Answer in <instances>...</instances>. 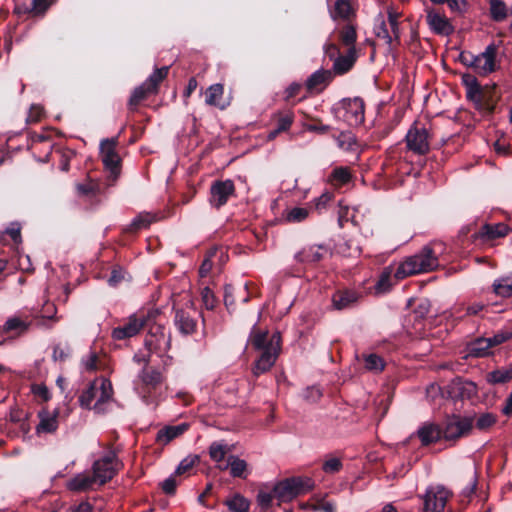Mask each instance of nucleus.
<instances>
[{
	"label": "nucleus",
	"mask_w": 512,
	"mask_h": 512,
	"mask_svg": "<svg viewBox=\"0 0 512 512\" xmlns=\"http://www.w3.org/2000/svg\"><path fill=\"white\" fill-rule=\"evenodd\" d=\"M328 254V249L322 245H311L304 247L295 255V259L301 263H315Z\"/></svg>",
	"instance_id": "aec40b11"
},
{
	"label": "nucleus",
	"mask_w": 512,
	"mask_h": 512,
	"mask_svg": "<svg viewBox=\"0 0 512 512\" xmlns=\"http://www.w3.org/2000/svg\"><path fill=\"white\" fill-rule=\"evenodd\" d=\"M224 87L220 83L209 86L205 93V103L209 106H215L224 109L227 103L223 101Z\"/></svg>",
	"instance_id": "393cba45"
},
{
	"label": "nucleus",
	"mask_w": 512,
	"mask_h": 512,
	"mask_svg": "<svg viewBox=\"0 0 512 512\" xmlns=\"http://www.w3.org/2000/svg\"><path fill=\"white\" fill-rule=\"evenodd\" d=\"M201 298L206 309L212 310L216 306V298L210 288L205 287L201 291Z\"/></svg>",
	"instance_id": "864d4df0"
},
{
	"label": "nucleus",
	"mask_w": 512,
	"mask_h": 512,
	"mask_svg": "<svg viewBox=\"0 0 512 512\" xmlns=\"http://www.w3.org/2000/svg\"><path fill=\"white\" fill-rule=\"evenodd\" d=\"M495 422L496 418L493 414L485 413L477 418L475 426L480 430H485L491 427Z\"/></svg>",
	"instance_id": "5fc2aeb1"
},
{
	"label": "nucleus",
	"mask_w": 512,
	"mask_h": 512,
	"mask_svg": "<svg viewBox=\"0 0 512 512\" xmlns=\"http://www.w3.org/2000/svg\"><path fill=\"white\" fill-rule=\"evenodd\" d=\"M39 423L37 424L35 431L38 435L42 434H51L56 432L58 429V417L59 410H48L47 408H42L38 414Z\"/></svg>",
	"instance_id": "2eb2a0df"
},
{
	"label": "nucleus",
	"mask_w": 512,
	"mask_h": 512,
	"mask_svg": "<svg viewBox=\"0 0 512 512\" xmlns=\"http://www.w3.org/2000/svg\"><path fill=\"white\" fill-rule=\"evenodd\" d=\"M341 468H342V463H341L340 459L336 458V457L328 458L323 464V470L326 473H330V474L340 471Z\"/></svg>",
	"instance_id": "13d9d810"
},
{
	"label": "nucleus",
	"mask_w": 512,
	"mask_h": 512,
	"mask_svg": "<svg viewBox=\"0 0 512 512\" xmlns=\"http://www.w3.org/2000/svg\"><path fill=\"white\" fill-rule=\"evenodd\" d=\"M330 180L335 185H344L350 182L351 173L346 167H338L333 170Z\"/></svg>",
	"instance_id": "79ce46f5"
},
{
	"label": "nucleus",
	"mask_w": 512,
	"mask_h": 512,
	"mask_svg": "<svg viewBox=\"0 0 512 512\" xmlns=\"http://www.w3.org/2000/svg\"><path fill=\"white\" fill-rule=\"evenodd\" d=\"M510 228L504 223H497L494 225L485 224L480 231L476 234V238L483 240H493L506 236Z\"/></svg>",
	"instance_id": "4be33fe9"
},
{
	"label": "nucleus",
	"mask_w": 512,
	"mask_h": 512,
	"mask_svg": "<svg viewBox=\"0 0 512 512\" xmlns=\"http://www.w3.org/2000/svg\"><path fill=\"white\" fill-rule=\"evenodd\" d=\"M174 322L182 334L188 335L195 331V320L183 310L176 311Z\"/></svg>",
	"instance_id": "bb28decb"
},
{
	"label": "nucleus",
	"mask_w": 512,
	"mask_h": 512,
	"mask_svg": "<svg viewBox=\"0 0 512 512\" xmlns=\"http://www.w3.org/2000/svg\"><path fill=\"white\" fill-rule=\"evenodd\" d=\"M329 12L333 20H350L351 16L354 15V9L349 0H335Z\"/></svg>",
	"instance_id": "a878e982"
},
{
	"label": "nucleus",
	"mask_w": 512,
	"mask_h": 512,
	"mask_svg": "<svg viewBox=\"0 0 512 512\" xmlns=\"http://www.w3.org/2000/svg\"><path fill=\"white\" fill-rule=\"evenodd\" d=\"M437 244L433 246H425L419 253L407 257L397 267L394 278L402 280L406 277L432 271L438 266V259L436 254Z\"/></svg>",
	"instance_id": "f03ea898"
},
{
	"label": "nucleus",
	"mask_w": 512,
	"mask_h": 512,
	"mask_svg": "<svg viewBox=\"0 0 512 512\" xmlns=\"http://www.w3.org/2000/svg\"><path fill=\"white\" fill-rule=\"evenodd\" d=\"M293 122V115L291 113H287L282 115L277 123V129L280 132L286 131L290 128Z\"/></svg>",
	"instance_id": "680f3d73"
},
{
	"label": "nucleus",
	"mask_w": 512,
	"mask_h": 512,
	"mask_svg": "<svg viewBox=\"0 0 512 512\" xmlns=\"http://www.w3.org/2000/svg\"><path fill=\"white\" fill-rule=\"evenodd\" d=\"M498 49V44L493 42L478 55L462 53L460 57L462 62L470 67L475 73L480 76H487L499 68L497 61Z\"/></svg>",
	"instance_id": "7ed1b4c3"
},
{
	"label": "nucleus",
	"mask_w": 512,
	"mask_h": 512,
	"mask_svg": "<svg viewBox=\"0 0 512 512\" xmlns=\"http://www.w3.org/2000/svg\"><path fill=\"white\" fill-rule=\"evenodd\" d=\"M512 380V364L486 374V381L492 385L504 384Z\"/></svg>",
	"instance_id": "7c9ffc66"
},
{
	"label": "nucleus",
	"mask_w": 512,
	"mask_h": 512,
	"mask_svg": "<svg viewBox=\"0 0 512 512\" xmlns=\"http://www.w3.org/2000/svg\"><path fill=\"white\" fill-rule=\"evenodd\" d=\"M310 209L307 207H289L282 213V220L286 223H300L308 218Z\"/></svg>",
	"instance_id": "c756f323"
},
{
	"label": "nucleus",
	"mask_w": 512,
	"mask_h": 512,
	"mask_svg": "<svg viewBox=\"0 0 512 512\" xmlns=\"http://www.w3.org/2000/svg\"><path fill=\"white\" fill-rule=\"evenodd\" d=\"M356 58L357 53L355 47L348 48V51L345 55H339L337 58H335L333 63V71L340 75L348 72L355 63Z\"/></svg>",
	"instance_id": "5701e85b"
},
{
	"label": "nucleus",
	"mask_w": 512,
	"mask_h": 512,
	"mask_svg": "<svg viewBox=\"0 0 512 512\" xmlns=\"http://www.w3.org/2000/svg\"><path fill=\"white\" fill-rule=\"evenodd\" d=\"M98 189V185L92 181H88L84 184H77V190L80 194L89 195L94 193Z\"/></svg>",
	"instance_id": "0e129e2a"
},
{
	"label": "nucleus",
	"mask_w": 512,
	"mask_h": 512,
	"mask_svg": "<svg viewBox=\"0 0 512 512\" xmlns=\"http://www.w3.org/2000/svg\"><path fill=\"white\" fill-rule=\"evenodd\" d=\"M8 235L11 237L15 244H19L21 242V226L18 222L10 223V225L0 233V241H5V236Z\"/></svg>",
	"instance_id": "37998d69"
},
{
	"label": "nucleus",
	"mask_w": 512,
	"mask_h": 512,
	"mask_svg": "<svg viewBox=\"0 0 512 512\" xmlns=\"http://www.w3.org/2000/svg\"><path fill=\"white\" fill-rule=\"evenodd\" d=\"M145 317L136 314L131 315L122 326L113 329L112 337L115 340H124L137 335L145 325Z\"/></svg>",
	"instance_id": "4468645a"
},
{
	"label": "nucleus",
	"mask_w": 512,
	"mask_h": 512,
	"mask_svg": "<svg viewBox=\"0 0 512 512\" xmlns=\"http://www.w3.org/2000/svg\"><path fill=\"white\" fill-rule=\"evenodd\" d=\"M337 145L342 150H352L356 144L355 137L351 132H342L337 138Z\"/></svg>",
	"instance_id": "de8ad7c7"
},
{
	"label": "nucleus",
	"mask_w": 512,
	"mask_h": 512,
	"mask_svg": "<svg viewBox=\"0 0 512 512\" xmlns=\"http://www.w3.org/2000/svg\"><path fill=\"white\" fill-rule=\"evenodd\" d=\"M225 504L232 512H248L250 507L249 500L240 494H234L225 501Z\"/></svg>",
	"instance_id": "58836bf2"
},
{
	"label": "nucleus",
	"mask_w": 512,
	"mask_h": 512,
	"mask_svg": "<svg viewBox=\"0 0 512 512\" xmlns=\"http://www.w3.org/2000/svg\"><path fill=\"white\" fill-rule=\"evenodd\" d=\"M512 338V332L510 331H502L497 334H495L493 337H489L488 340H490V344L492 347L500 345L507 340Z\"/></svg>",
	"instance_id": "052dcab7"
},
{
	"label": "nucleus",
	"mask_w": 512,
	"mask_h": 512,
	"mask_svg": "<svg viewBox=\"0 0 512 512\" xmlns=\"http://www.w3.org/2000/svg\"><path fill=\"white\" fill-rule=\"evenodd\" d=\"M450 492L441 485L429 486L423 495L424 512H444Z\"/></svg>",
	"instance_id": "9d476101"
},
{
	"label": "nucleus",
	"mask_w": 512,
	"mask_h": 512,
	"mask_svg": "<svg viewBox=\"0 0 512 512\" xmlns=\"http://www.w3.org/2000/svg\"><path fill=\"white\" fill-rule=\"evenodd\" d=\"M492 288L497 296L512 297V274L494 280Z\"/></svg>",
	"instance_id": "473e14b6"
},
{
	"label": "nucleus",
	"mask_w": 512,
	"mask_h": 512,
	"mask_svg": "<svg viewBox=\"0 0 512 512\" xmlns=\"http://www.w3.org/2000/svg\"><path fill=\"white\" fill-rule=\"evenodd\" d=\"M120 467L121 464L114 452H109L102 458L96 460L93 464V475L98 485H103L111 480Z\"/></svg>",
	"instance_id": "6e6552de"
},
{
	"label": "nucleus",
	"mask_w": 512,
	"mask_h": 512,
	"mask_svg": "<svg viewBox=\"0 0 512 512\" xmlns=\"http://www.w3.org/2000/svg\"><path fill=\"white\" fill-rule=\"evenodd\" d=\"M473 425V417L453 415L446 420L443 436L446 440H456L467 436L471 432Z\"/></svg>",
	"instance_id": "1a4fd4ad"
},
{
	"label": "nucleus",
	"mask_w": 512,
	"mask_h": 512,
	"mask_svg": "<svg viewBox=\"0 0 512 512\" xmlns=\"http://www.w3.org/2000/svg\"><path fill=\"white\" fill-rule=\"evenodd\" d=\"M234 183L231 180L217 181L211 186V203L220 207L224 205L234 193Z\"/></svg>",
	"instance_id": "dca6fc26"
},
{
	"label": "nucleus",
	"mask_w": 512,
	"mask_h": 512,
	"mask_svg": "<svg viewBox=\"0 0 512 512\" xmlns=\"http://www.w3.org/2000/svg\"><path fill=\"white\" fill-rule=\"evenodd\" d=\"M164 380L161 371L154 368H144L139 374V382L135 385L138 395L148 402L152 389H156Z\"/></svg>",
	"instance_id": "9b49d317"
},
{
	"label": "nucleus",
	"mask_w": 512,
	"mask_h": 512,
	"mask_svg": "<svg viewBox=\"0 0 512 512\" xmlns=\"http://www.w3.org/2000/svg\"><path fill=\"white\" fill-rule=\"evenodd\" d=\"M176 487L177 483L173 476H170L169 478L165 479L161 484V488L166 494H174Z\"/></svg>",
	"instance_id": "69168bd1"
},
{
	"label": "nucleus",
	"mask_w": 512,
	"mask_h": 512,
	"mask_svg": "<svg viewBox=\"0 0 512 512\" xmlns=\"http://www.w3.org/2000/svg\"><path fill=\"white\" fill-rule=\"evenodd\" d=\"M157 220L156 215L149 212L139 213L131 222L129 231L134 232L147 228L151 223Z\"/></svg>",
	"instance_id": "4c0bfd02"
},
{
	"label": "nucleus",
	"mask_w": 512,
	"mask_h": 512,
	"mask_svg": "<svg viewBox=\"0 0 512 512\" xmlns=\"http://www.w3.org/2000/svg\"><path fill=\"white\" fill-rule=\"evenodd\" d=\"M32 393L43 402H47L51 398L49 389L44 384H34L31 387Z\"/></svg>",
	"instance_id": "6e6d98bb"
},
{
	"label": "nucleus",
	"mask_w": 512,
	"mask_h": 512,
	"mask_svg": "<svg viewBox=\"0 0 512 512\" xmlns=\"http://www.w3.org/2000/svg\"><path fill=\"white\" fill-rule=\"evenodd\" d=\"M198 458L196 456L194 457H186L184 458L178 467L176 468L175 473L178 475H181L187 471H189L197 462Z\"/></svg>",
	"instance_id": "bf43d9fd"
},
{
	"label": "nucleus",
	"mask_w": 512,
	"mask_h": 512,
	"mask_svg": "<svg viewBox=\"0 0 512 512\" xmlns=\"http://www.w3.org/2000/svg\"><path fill=\"white\" fill-rule=\"evenodd\" d=\"M43 114V108L39 105H32L27 120L29 122H37L40 120L41 116Z\"/></svg>",
	"instance_id": "774afa93"
},
{
	"label": "nucleus",
	"mask_w": 512,
	"mask_h": 512,
	"mask_svg": "<svg viewBox=\"0 0 512 512\" xmlns=\"http://www.w3.org/2000/svg\"><path fill=\"white\" fill-rule=\"evenodd\" d=\"M407 148L418 155H425L430 149V134L428 129L415 123L408 130L406 137Z\"/></svg>",
	"instance_id": "0eeeda50"
},
{
	"label": "nucleus",
	"mask_w": 512,
	"mask_h": 512,
	"mask_svg": "<svg viewBox=\"0 0 512 512\" xmlns=\"http://www.w3.org/2000/svg\"><path fill=\"white\" fill-rule=\"evenodd\" d=\"M332 194L329 192L322 193L318 198L314 199L313 207L318 212H322L326 209L328 203L332 200Z\"/></svg>",
	"instance_id": "4d7b16f0"
},
{
	"label": "nucleus",
	"mask_w": 512,
	"mask_h": 512,
	"mask_svg": "<svg viewBox=\"0 0 512 512\" xmlns=\"http://www.w3.org/2000/svg\"><path fill=\"white\" fill-rule=\"evenodd\" d=\"M426 21L430 29L436 34L448 36L454 31L449 19L434 10H427Z\"/></svg>",
	"instance_id": "f3484780"
},
{
	"label": "nucleus",
	"mask_w": 512,
	"mask_h": 512,
	"mask_svg": "<svg viewBox=\"0 0 512 512\" xmlns=\"http://www.w3.org/2000/svg\"><path fill=\"white\" fill-rule=\"evenodd\" d=\"M125 278V272L121 269H114L111 272V275L108 279V283L110 286H116L118 285L122 280Z\"/></svg>",
	"instance_id": "e2e57ef3"
},
{
	"label": "nucleus",
	"mask_w": 512,
	"mask_h": 512,
	"mask_svg": "<svg viewBox=\"0 0 512 512\" xmlns=\"http://www.w3.org/2000/svg\"><path fill=\"white\" fill-rule=\"evenodd\" d=\"M312 487L313 481L310 478H290L277 483L273 492L281 503L292 500L297 495L311 490Z\"/></svg>",
	"instance_id": "39448f33"
},
{
	"label": "nucleus",
	"mask_w": 512,
	"mask_h": 512,
	"mask_svg": "<svg viewBox=\"0 0 512 512\" xmlns=\"http://www.w3.org/2000/svg\"><path fill=\"white\" fill-rule=\"evenodd\" d=\"M229 451L228 445L223 442H213L209 447L210 458L217 463V466L227 463L224 459Z\"/></svg>",
	"instance_id": "c9c22d12"
},
{
	"label": "nucleus",
	"mask_w": 512,
	"mask_h": 512,
	"mask_svg": "<svg viewBox=\"0 0 512 512\" xmlns=\"http://www.w3.org/2000/svg\"><path fill=\"white\" fill-rule=\"evenodd\" d=\"M188 424L182 423L175 426H166L158 431L156 441L160 444L166 445L173 439L179 437L188 429Z\"/></svg>",
	"instance_id": "b1692460"
},
{
	"label": "nucleus",
	"mask_w": 512,
	"mask_h": 512,
	"mask_svg": "<svg viewBox=\"0 0 512 512\" xmlns=\"http://www.w3.org/2000/svg\"><path fill=\"white\" fill-rule=\"evenodd\" d=\"M375 34L378 38H381L385 41L386 44L389 46L393 45V38L392 35L389 32L387 23L385 22L383 16H379L376 19V23L374 26Z\"/></svg>",
	"instance_id": "ea45409f"
},
{
	"label": "nucleus",
	"mask_w": 512,
	"mask_h": 512,
	"mask_svg": "<svg viewBox=\"0 0 512 512\" xmlns=\"http://www.w3.org/2000/svg\"><path fill=\"white\" fill-rule=\"evenodd\" d=\"M151 94H154V92L149 91L148 87L143 83L142 85L134 89L130 98V105H137L140 101H142L148 95Z\"/></svg>",
	"instance_id": "3c124183"
},
{
	"label": "nucleus",
	"mask_w": 512,
	"mask_h": 512,
	"mask_svg": "<svg viewBox=\"0 0 512 512\" xmlns=\"http://www.w3.org/2000/svg\"><path fill=\"white\" fill-rule=\"evenodd\" d=\"M491 348L492 346L488 338H478L469 344L468 353L474 357H485L490 354Z\"/></svg>",
	"instance_id": "f704fd0d"
},
{
	"label": "nucleus",
	"mask_w": 512,
	"mask_h": 512,
	"mask_svg": "<svg viewBox=\"0 0 512 512\" xmlns=\"http://www.w3.org/2000/svg\"><path fill=\"white\" fill-rule=\"evenodd\" d=\"M453 389L457 391L460 397H469L476 392V386L472 382L457 381L453 384Z\"/></svg>",
	"instance_id": "09e8293b"
},
{
	"label": "nucleus",
	"mask_w": 512,
	"mask_h": 512,
	"mask_svg": "<svg viewBox=\"0 0 512 512\" xmlns=\"http://www.w3.org/2000/svg\"><path fill=\"white\" fill-rule=\"evenodd\" d=\"M395 271L392 266H388L383 270L375 284V292L377 294H384L390 291L391 287L394 285L392 275L394 276Z\"/></svg>",
	"instance_id": "2f4dec72"
},
{
	"label": "nucleus",
	"mask_w": 512,
	"mask_h": 512,
	"mask_svg": "<svg viewBox=\"0 0 512 512\" xmlns=\"http://www.w3.org/2000/svg\"><path fill=\"white\" fill-rule=\"evenodd\" d=\"M489 13L493 21L503 22L508 17L509 9L502 0H490Z\"/></svg>",
	"instance_id": "72a5a7b5"
},
{
	"label": "nucleus",
	"mask_w": 512,
	"mask_h": 512,
	"mask_svg": "<svg viewBox=\"0 0 512 512\" xmlns=\"http://www.w3.org/2000/svg\"><path fill=\"white\" fill-rule=\"evenodd\" d=\"M117 139H104L100 144L102 162L111 174L117 175L119 171L120 157L116 152Z\"/></svg>",
	"instance_id": "ddd939ff"
},
{
	"label": "nucleus",
	"mask_w": 512,
	"mask_h": 512,
	"mask_svg": "<svg viewBox=\"0 0 512 512\" xmlns=\"http://www.w3.org/2000/svg\"><path fill=\"white\" fill-rule=\"evenodd\" d=\"M331 80V72L326 70H318L314 72L307 80L308 89H316L319 85L325 84Z\"/></svg>",
	"instance_id": "a19ab883"
},
{
	"label": "nucleus",
	"mask_w": 512,
	"mask_h": 512,
	"mask_svg": "<svg viewBox=\"0 0 512 512\" xmlns=\"http://www.w3.org/2000/svg\"><path fill=\"white\" fill-rule=\"evenodd\" d=\"M113 388L110 380L100 378L93 381L90 386L79 397L80 405L84 408H91L95 400L93 409L97 412L103 410L102 405L111 399Z\"/></svg>",
	"instance_id": "20e7f679"
},
{
	"label": "nucleus",
	"mask_w": 512,
	"mask_h": 512,
	"mask_svg": "<svg viewBox=\"0 0 512 512\" xmlns=\"http://www.w3.org/2000/svg\"><path fill=\"white\" fill-rule=\"evenodd\" d=\"M171 346V336L166 329L158 324L150 327L145 338V347L149 353H156L164 357Z\"/></svg>",
	"instance_id": "423d86ee"
},
{
	"label": "nucleus",
	"mask_w": 512,
	"mask_h": 512,
	"mask_svg": "<svg viewBox=\"0 0 512 512\" xmlns=\"http://www.w3.org/2000/svg\"><path fill=\"white\" fill-rule=\"evenodd\" d=\"M50 0H33L32 1V11L36 14H40L46 11V9L50 6Z\"/></svg>",
	"instance_id": "338daca9"
},
{
	"label": "nucleus",
	"mask_w": 512,
	"mask_h": 512,
	"mask_svg": "<svg viewBox=\"0 0 512 512\" xmlns=\"http://www.w3.org/2000/svg\"><path fill=\"white\" fill-rule=\"evenodd\" d=\"M417 434L423 445H429L440 438L441 431L438 426L426 423L418 429Z\"/></svg>",
	"instance_id": "c85d7f7f"
},
{
	"label": "nucleus",
	"mask_w": 512,
	"mask_h": 512,
	"mask_svg": "<svg viewBox=\"0 0 512 512\" xmlns=\"http://www.w3.org/2000/svg\"><path fill=\"white\" fill-rule=\"evenodd\" d=\"M398 18H399V14L398 13L394 12L393 10H389L388 11V23H387V25H389V27H390L389 32L392 35L393 42L394 41L398 42L399 37H400Z\"/></svg>",
	"instance_id": "8fccbe9b"
},
{
	"label": "nucleus",
	"mask_w": 512,
	"mask_h": 512,
	"mask_svg": "<svg viewBox=\"0 0 512 512\" xmlns=\"http://www.w3.org/2000/svg\"><path fill=\"white\" fill-rule=\"evenodd\" d=\"M342 107L345 111L344 120L348 125L358 126L364 122L365 105L361 98L344 99L342 101Z\"/></svg>",
	"instance_id": "f8f14e48"
},
{
	"label": "nucleus",
	"mask_w": 512,
	"mask_h": 512,
	"mask_svg": "<svg viewBox=\"0 0 512 512\" xmlns=\"http://www.w3.org/2000/svg\"><path fill=\"white\" fill-rule=\"evenodd\" d=\"M359 294L353 290H339L332 296V305L336 310H343L352 307L357 303Z\"/></svg>",
	"instance_id": "412c9836"
},
{
	"label": "nucleus",
	"mask_w": 512,
	"mask_h": 512,
	"mask_svg": "<svg viewBox=\"0 0 512 512\" xmlns=\"http://www.w3.org/2000/svg\"><path fill=\"white\" fill-rule=\"evenodd\" d=\"M98 485L95 476L88 472H83L72 477L66 484L68 490L73 492H85Z\"/></svg>",
	"instance_id": "6ab92c4d"
},
{
	"label": "nucleus",
	"mask_w": 512,
	"mask_h": 512,
	"mask_svg": "<svg viewBox=\"0 0 512 512\" xmlns=\"http://www.w3.org/2000/svg\"><path fill=\"white\" fill-rule=\"evenodd\" d=\"M32 319L29 317H21L19 315H13L9 317L2 327L3 333H10L14 336H21L25 334L32 325Z\"/></svg>",
	"instance_id": "a211bd4d"
},
{
	"label": "nucleus",
	"mask_w": 512,
	"mask_h": 512,
	"mask_svg": "<svg viewBox=\"0 0 512 512\" xmlns=\"http://www.w3.org/2000/svg\"><path fill=\"white\" fill-rule=\"evenodd\" d=\"M357 34L356 30L352 25H346L340 32V40L342 44L350 47H354Z\"/></svg>",
	"instance_id": "49530a36"
},
{
	"label": "nucleus",
	"mask_w": 512,
	"mask_h": 512,
	"mask_svg": "<svg viewBox=\"0 0 512 512\" xmlns=\"http://www.w3.org/2000/svg\"><path fill=\"white\" fill-rule=\"evenodd\" d=\"M280 335L274 333L268 338L267 332L252 330L249 342L256 350L262 351L261 356L254 365V374L267 372L274 365L280 351Z\"/></svg>",
	"instance_id": "f257e3e1"
},
{
	"label": "nucleus",
	"mask_w": 512,
	"mask_h": 512,
	"mask_svg": "<svg viewBox=\"0 0 512 512\" xmlns=\"http://www.w3.org/2000/svg\"><path fill=\"white\" fill-rule=\"evenodd\" d=\"M365 368L369 371L380 372L384 369L383 359L376 354L364 356Z\"/></svg>",
	"instance_id": "a18cd8bd"
},
{
	"label": "nucleus",
	"mask_w": 512,
	"mask_h": 512,
	"mask_svg": "<svg viewBox=\"0 0 512 512\" xmlns=\"http://www.w3.org/2000/svg\"><path fill=\"white\" fill-rule=\"evenodd\" d=\"M434 4L447 3L451 12L456 14H464L467 10L466 0H430Z\"/></svg>",
	"instance_id": "c03bdc74"
},
{
	"label": "nucleus",
	"mask_w": 512,
	"mask_h": 512,
	"mask_svg": "<svg viewBox=\"0 0 512 512\" xmlns=\"http://www.w3.org/2000/svg\"><path fill=\"white\" fill-rule=\"evenodd\" d=\"M276 498L273 490L272 491H265L260 490L257 495V503L261 508L267 509L271 506L273 499Z\"/></svg>",
	"instance_id": "603ef678"
},
{
	"label": "nucleus",
	"mask_w": 512,
	"mask_h": 512,
	"mask_svg": "<svg viewBox=\"0 0 512 512\" xmlns=\"http://www.w3.org/2000/svg\"><path fill=\"white\" fill-rule=\"evenodd\" d=\"M168 71V66L155 69L154 72L144 82V84L148 87V90L153 91L154 94L157 93L158 86L167 77Z\"/></svg>",
	"instance_id": "e433bc0d"
},
{
	"label": "nucleus",
	"mask_w": 512,
	"mask_h": 512,
	"mask_svg": "<svg viewBox=\"0 0 512 512\" xmlns=\"http://www.w3.org/2000/svg\"><path fill=\"white\" fill-rule=\"evenodd\" d=\"M218 468L221 470H226L227 468H230V474L233 477H239V478H245L246 477V469H247V463L245 460L240 459L235 456H230L228 458V461L226 464L218 465Z\"/></svg>",
	"instance_id": "cd10ccee"
}]
</instances>
